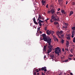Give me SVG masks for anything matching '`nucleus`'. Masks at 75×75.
Masks as SVG:
<instances>
[{"label":"nucleus","mask_w":75,"mask_h":75,"mask_svg":"<svg viewBox=\"0 0 75 75\" xmlns=\"http://www.w3.org/2000/svg\"><path fill=\"white\" fill-rule=\"evenodd\" d=\"M43 40L47 42V43H48V42L51 41V39L50 38H48L47 37L43 38Z\"/></svg>","instance_id":"nucleus-1"},{"label":"nucleus","mask_w":75,"mask_h":75,"mask_svg":"<svg viewBox=\"0 0 75 75\" xmlns=\"http://www.w3.org/2000/svg\"><path fill=\"white\" fill-rule=\"evenodd\" d=\"M63 34V31L62 30H61L60 32L58 31L56 33V34L57 35L59 38H61V37L60 36V35H61V34Z\"/></svg>","instance_id":"nucleus-2"},{"label":"nucleus","mask_w":75,"mask_h":75,"mask_svg":"<svg viewBox=\"0 0 75 75\" xmlns=\"http://www.w3.org/2000/svg\"><path fill=\"white\" fill-rule=\"evenodd\" d=\"M55 17L54 16V15H52L51 19L50 20V21L51 23H53L54 22V18H55Z\"/></svg>","instance_id":"nucleus-3"},{"label":"nucleus","mask_w":75,"mask_h":75,"mask_svg":"<svg viewBox=\"0 0 75 75\" xmlns=\"http://www.w3.org/2000/svg\"><path fill=\"white\" fill-rule=\"evenodd\" d=\"M47 53L48 54H49V53H50V52H52V48H49L48 50H47Z\"/></svg>","instance_id":"nucleus-4"},{"label":"nucleus","mask_w":75,"mask_h":75,"mask_svg":"<svg viewBox=\"0 0 75 75\" xmlns=\"http://www.w3.org/2000/svg\"><path fill=\"white\" fill-rule=\"evenodd\" d=\"M61 52V49H59V51H54V52H55V54H57L58 55H59V53H60Z\"/></svg>","instance_id":"nucleus-5"},{"label":"nucleus","mask_w":75,"mask_h":75,"mask_svg":"<svg viewBox=\"0 0 75 75\" xmlns=\"http://www.w3.org/2000/svg\"><path fill=\"white\" fill-rule=\"evenodd\" d=\"M41 3H42V6H45V3H46V1H44V0H42L41 1Z\"/></svg>","instance_id":"nucleus-6"},{"label":"nucleus","mask_w":75,"mask_h":75,"mask_svg":"<svg viewBox=\"0 0 75 75\" xmlns=\"http://www.w3.org/2000/svg\"><path fill=\"white\" fill-rule=\"evenodd\" d=\"M40 20H42V19H43V20H44V18L41 17V15L39 14L38 16V20H40Z\"/></svg>","instance_id":"nucleus-7"},{"label":"nucleus","mask_w":75,"mask_h":75,"mask_svg":"<svg viewBox=\"0 0 75 75\" xmlns=\"http://www.w3.org/2000/svg\"><path fill=\"white\" fill-rule=\"evenodd\" d=\"M53 39L54 41H57V42H58V39H57V38L56 36H53Z\"/></svg>","instance_id":"nucleus-8"},{"label":"nucleus","mask_w":75,"mask_h":75,"mask_svg":"<svg viewBox=\"0 0 75 75\" xmlns=\"http://www.w3.org/2000/svg\"><path fill=\"white\" fill-rule=\"evenodd\" d=\"M51 41H50L48 43V44H49V45L48 47H50V48H51L52 49V48L53 47V46H52V45H51Z\"/></svg>","instance_id":"nucleus-9"},{"label":"nucleus","mask_w":75,"mask_h":75,"mask_svg":"<svg viewBox=\"0 0 75 75\" xmlns=\"http://www.w3.org/2000/svg\"><path fill=\"white\" fill-rule=\"evenodd\" d=\"M69 42L68 41H66V45L67 48H68L69 47Z\"/></svg>","instance_id":"nucleus-10"},{"label":"nucleus","mask_w":75,"mask_h":75,"mask_svg":"<svg viewBox=\"0 0 75 75\" xmlns=\"http://www.w3.org/2000/svg\"><path fill=\"white\" fill-rule=\"evenodd\" d=\"M61 49H60L59 47H57L55 48V50L54 51H58L59 50Z\"/></svg>","instance_id":"nucleus-11"},{"label":"nucleus","mask_w":75,"mask_h":75,"mask_svg":"<svg viewBox=\"0 0 75 75\" xmlns=\"http://www.w3.org/2000/svg\"><path fill=\"white\" fill-rule=\"evenodd\" d=\"M46 47H47V45L44 46L43 51H46Z\"/></svg>","instance_id":"nucleus-12"},{"label":"nucleus","mask_w":75,"mask_h":75,"mask_svg":"<svg viewBox=\"0 0 75 75\" xmlns=\"http://www.w3.org/2000/svg\"><path fill=\"white\" fill-rule=\"evenodd\" d=\"M42 36L43 37V38H45V37H46V35H45V34H42Z\"/></svg>","instance_id":"nucleus-13"},{"label":"nucleus","mask_w":75,"mask_h":75,"mask_svg":"<svg viewBox=\"0 0 75 75\" xmlns=\"http://www.w3.org/2000/svg\"><path fill=\"white\" fill-rule=\"evenodd\" d=\"M46 33L47 35H50V31H49V30H48L47 31Z\"/></svg>","instance_id":"nucleus-14"},{"label":"nucleus","mask_w":75,"mask_h":75,"mask_svg":"<svg viewBox=\"0 0 75 75\" xmlns=\"http://www.w3.org/2000/svg\"><path fill=\"white\" fill-rule=\"evenodd\" d=\"M45 69H47V67H42L41 69V70L42 71H44Z\"/></svg>","instance_id":"nucleus-15"},{"label":"nucleus","mask_w":75,"mask_h":75,"mask_svg":"<svg viewBox=\"0 0 75 75\" xmlns=\"http://www.w3.org/2000/svg\"><path fill=\"white\" fill-rule=\"evenodd\" d=\"M74 13V12L72 11H71L70 12V14L69 15V16H71L72 15V14H73Z\"/></svg>","instance_id":"nucleus-16"},{"label":"nucleus","mask_w":75,"mask_h":75,"mask_svg":"<svg viewBox=\"0 0 75 75\" xmlns=\"http://www.w3.org/2000/svg\"><path fill=\"white\" fill-rule=\"evenodd\" d=\"M50 11L51 12L52 14H54V10L53 9L51 10Z\"/></svg>","instance_id":"nucleus-17"},{"label":"nucleus","mask_w":75,"mask_h":75,"mask_svg":"<svg viewBox=\"0 0 75 75\" xmlns=\"http://www.w3.org/2000/svg\"><path fill=\"white\" fill-rule=\"evenodd\" d=\"M63 1V0H58V3H59V4H60V5H61V2L60 1Z\"/></svg>","instance_id":"nucleus-18"},{"label":"nucleus","mask_w":75,"mask_h":75,"mask_svg":"<svg viewBox=\"0 0 75 75\" xmlns=\"http://www.w3.org/2000/svg\"><path fill=\"white\" fill-rule=\"evenodd\" d=\"M61 42L63 44H64V39H62Z\"/></svg>","instance_id":"nucleus-19"},{"label":"nucleus","mask_w":75,"mask_h":75,"mask_svg":"<svg viewBox=\"0 0 75 75\" xmlns=\"http://www.w3.org/2000/svg\"><path fill=\"white\" fill-rule=\"evenodd\" d=\"M47 28H48L47 27V26L45 27V31H47Z\"/></svg>","instance_id":"nucleus-20"},{"label":"nucleus","mask_w":75,"mask_h":75,"mask_svg":"<svg viewBox=\"0 0 75 75\" xmlns=\"http://www.w3.org/2000/svg\"><path fill=\"white\" fill-rule=\"evenodd\" d=\"M38 24H39L40 26H41V25H42V24H41V23L40 22H38Z\"/></svg>","instance_id":"nucleus-21"},{"label":"nucleus","mask_w":75,"mask_h":75,"mask_svg":"<svg viewBox=\"0 0 75 75\" xmlns=\"http://www.w3.org/2000/svg\"><path fill=\"white\" fill-rule=\"evenodd\" d=\"M54 24L55 25L56 24H58V22H56L55 21L54 23Z\"/></svg>","instance_id":"nucleus-22"},{"label":"nucleus","mask_w":75,"mask_h":75,"mask_svg":"<svg viewBox=\"0 0 75 75\" xmlns=\"http://www.w3.org/2000/svg\"><path fill=\"white\" fill-rule=\"evenodd\" d=\"M39 20V22L40 23H43V22H44V21H41L40 20Z\"/></svg>","instance_id":"nucleus-23"},{"label":"nucleus","mask_w":75,"mask_h":75,"mask_svg":"<svg viewBox=\"0 0 75 75\" xmlns=\"http://www.w3.org/2000/svg\"><path fill=\"white\" fill-rule=\"evenodd\" d=\"M64 12H65V11H64V10H62L61 11L62 13H63V14H64Z\"/></svg>","instance_id":"nucleus-24"},{"label":"nucleus","mask_w":75,"mask_h":75,"mask_svg":"<svg viewBox=\"0 0 75 75\" xmlns=\"http://www.w3.org/2000/svg\"><path fill=\"white\" fill-rule=\"evenodd\" d=\"M60 36H61L62 37H64V34H63L62 35H60Z\"/></svg>","instance_id":"nucleus-25"},{"label":"nucleus","mask_w":75,"mask_h":75,"mask_svg":"<svg viewBox=\"0 0 75 75\" xmlns=\"http://www.w3.org/2000/svg\"><path fill=\"white\" fill-rule=\"evenodd\" d=\"M72 29L73 30H75V26L74 27L72 28Z\"/></svg>","instance_id":"nucleus-26"},{"label":"nucleus","mask_w":75,"mask_h":75,"mask_svg":"<svg viewBox=\"0 0 75 75\" xmlns=\"http://www.w3.org/2000/svg\"><path fill=\"white\" fill-rule=\"evenodd\" d=\"M53 15L54 17H55V16H57V14H56L55 13H54V14L52 15V16H53Z\"/></svg>","instance_id":"nucleus-27"},{"label":"nucleus","mask_w":75,"mask_h":75,"mask_svg":"<svg viewBox=\"0 0 75 75\" xmlns=\"http://www.w3.org/2000/svg\"><path fill=\"white\" fill-rule=\"evenodd\" d=\"M73 41L74 42H75V38L74 37L73 38Z\"/></svg>","instance_id":"nucleus-28"},{"label":"nucleus","mask_w":75,"mask_h":75,"mask_svg":"<svg viewBox=\"0 0 75 75\" xmlns=\"http://www.w3.org/2000/svg\"><path fill=\"white\" fill-rule=\"evenodd\" d=\"M54 33V31H52V36H53L54 37V35H53V34Z\"/></svg>","instance_id":"nucleus-29"},{"label":"nucleus","mask_w":75,"mask_h":75,"mask_svg":"<svg viewBox=\"0 0 75 75\" xmlns=\"http://www.w3.org/2000/svg\"><path fill=\"white\" fill-rule=\"evenodd\" d=\"M34 23L35 24H36V25H37L38 24V23L36 22V21H35L34 22Z\"/></svg>","instance_id":"nucleus-30"},{"label":"nucleus","mask_w":75,"mask_h":75,"mask_svg":"<svg viewBox=\"0 0 75 75\" xmlns=\"http://www.w3.org/2000/svg\"><path fill=\"white\" fill-rule=\"evenodd\" d=\"M40 28H41V27H40L39 28H37V30H38L37 31H40Z\"/></svg>","instance_id":"nucleus-31"},{"label":"nucleus","mask_w":75,"mask_h":75,"mask_svg":"<svg viewBox=\"0 0 75 75\" xmlns=\"http://www.w3.org/2000/svg\"><path fill=\"white\" fill-rule=\"evenodd\" d=\"M68 61V59H67V60H65L64 61V62H67Z\"/></svg>","instance_id":"nucleus-32"},{"label":"nucleus","mask_w":75,"mask_h":75,"mask_svg":"<svg viewBox=\"0 0 75 75\" xmlns=\"http://www.w3.org/2000/svg\"><path fill=\"white\" fill-rule=\"evenodd\" d=\"M34 22H35V21H35V17H34L33 18V20Z\"/></svg>","instance_id":"nucleus-33"},{"label":"nucleus","mask_w":75,"mask_h":75,"mask_svg":"<svg viewBox=\"0 0 75 75\" xmlns=\"http://www.w3.org/2000/svg\"><path fill=\"white\" fill-rule=\"evenodd\" d=\"M65 51H68L69 49L68 48H66L65 49Z\"/></svg>","instance_id":"nucleus-34"},{"label":"nucleus","mask_w":75,"mask_h":75,"mask_svg":"<svg viewBox=\"0 0 75 75\" xmlns=\"http://www.w3.org/2000/svg\"><path fill=\"white\" fill-rule=\"evenodd\" d=\"M52 31L51 30H50L49 31V33H50V34H52Z\"/></svg>","instance_id":"nucleus-35"},{"label":"nucleus","mask_w":75,"mask_h":75,"mask_svg":"<svg viewBox=\"0 0 75 75\" xmlns=\"http://www.w3.org/2000/svg\"><path fill=\"white\" fill-rule=\"evenodd\" d=\"M46 7L47 8H48V4H47V5L46 6Z\"/></svg>","instance_id":"nucleus-36"},{"label":"nucleus","mask_w":75,"mask_h":75,"mask_svg":"<svg viewBox=\"0 0 75 75\" xmlns=\"http://www.w3.org/2000/svg\"><path fill=\"white\" fill-rule=\"evenodd\" d=\"M67 40H70V38L69 37H67Z\"/></svg>","instance_id":"nucleus-37"},{"label":"nucleus","mask_w":75,"mask_h":75,"mask_svg":"<svg viewBox=\"0 0 75 75\" xmlns=\"http://www.w3.org/2000/svg\"><path fill=\"white\" fill-rule=\"evenodd\" d=\"M50 13H51V11H47V13L48 14H50Z\"/></svg>","instance_id":"nucleus-38"},{"label":"nucleus","mask_w":75,"mask_h":75,"mask_svg":"<svg viewBox=\"0 0 75 75\" xmlns=\"http://www.w3.org/2000/svg\"><path fill=\"white\" fill-rule=\"evenodd\" d=\"M54 21H57V19L55 18L53 19Z\"/></svg>","instance_id":"nucleus-39"},{"label":"nucleus","mask_w":75,"mask_h":75,"mask_svg":"<svg viewBox=\"0 0 75 75\" xmlns=\"http://www.w3.org/2000/svg\"><path fill=\"white\" fill-rule=\"evenodd\" d=\"M59 18H57V19H56V20H57V21H59Z\"/></svg>","instance_id":"nucleus-40"},{"label":"nucleus","mask_w":75,"mask_h":75,"mask_svg":"<svg viewBox=\"0 0 75 75\" xmlns=\"http://www.w3.org/2000/svg\"><path fill=\"white\" fill-rule=\"evenodd\" d=\"M47 71V69H44V71L45 72H46V71Z\"/></svg>","instance_id":"nucleus-41"},{"label":"nucleus","mask_w":75,"mask_h":75,"mask_svg":"<svg viewBox=\"0 0 75 75\" xmlns=\"http://www.w3.org/2000/svg\"><path fill=\"white\" fill-rule=\"evenodd\" d=\"M64 28H68V27L67 26H66L65 27H64Z\"/></svg>","instance_id":"nucleus-42"},{"label":"nucleus","mask_w":75,"mask_h":75,"mask_svg":"<svg viewBox=\"0 0 75 75\" xmlns=\"http://www.w3.org/2000/svg\"><path fill=\"white\" fill-rule=\"evenodd\" d=\"M67 36L68 37H69V38L71 37V36H70V35L69 34Z\"/></svg>","instance_id":"nucleus-43"},{"label":"nucleus","mask_w":75,"mask_h":75,"mask_svg":"<svg viewBox=\"0 0 75 75\" xmlns=\"http://www.w3.org/2000/svg\"><path fill=\"white\" fill-rule=\"evenodd\" d=\"M51 58L52 59H54V56H52L51 57Z\"/></svg>","instance_id":"nucleus-44"},{"label":"nucleus","mask_w":75,"mask_h":75,"mask_svg":"<svg viewBox=\"0 0 75 75\" xmlns=\"http://www.w3.org/2000/svg\"><path fill=\"white\" fill-rule=\"evenodd\" d=\"M65 24L66 25H68V24L67 23H65Z\"/></svg>","instance_id":"nucleus-45"},{"label":"nucleus","mask_w":75,"mask_h":75,"mask_svg":"<svg viewBox=\"0 0 75 75\" xmlns=\"http://www.w3.org/2000/svg\"><path fill=\"white\" fill-rule=\"evenodd\" d=\"M62 51L63 52H64L65 51V50H64V49L63 48L62 49Z\"/></svg>","instance_id":"nucleus-46"},{"label":"nucleus","mask_w":75,"mask_h":75,"mask_svg":"<svg viewBox=\"0 0 75 75\" xmlns=\"http://www.w3.org/2000/svg\"><path fill=\"white\" fill-rule=\"evenodd\" d=\"M72 5H73V6H74V5H75V2L72 3Z\"/></svg>","instance_id":"nucleus-47"},{"label":"nucleus","mask_w":75,"mask_h":75,"mask_svg":"<svg viewBox=\"0 0 75 75\" xmlns=\"http://www.w3.org/2000/svg\"><path fill=\"white\" fill-rule=\"evenodd\" d=\"M49 20V19H47L46 20H45V21L47 22V20Z\"/></svg>","instance_id":"nucleus-48"},{"label":"nucleus","mask_w":75,"mask_h":75,"mask_svg":"<svg viewBox=\"0 0 75 75\" xmlns=\"http://www.w3.org/2000/svg\"><path fill=\"white\" fill-rule=\"evenodd\" d=\"M36 71L37 72H39V71H38V70H36Z\"/></svg>","instance_id":"nucleus-49"},{"label":"nucleus","mask_w":75,"mask_h":75,"mask_svg":"<svg viewBox=\"0 0 75 75\" xmlns=\"http://www.w3.org/2000/svg\"><path fill=\"white\" fill-rule=\"evenodd\" d=\"M59 10H61V9H60V8H59V9H58V10L57 11H59Z\"/></svg>","instance_id":"nucleus-50"},{"label":"nucleus","mask_w":75,"mask_h":75,"mask_svg":"<svg viewBox=\"0 0 75 75\" xmlns=\"http://www.w3.org/2000/svg\"><path fill=\"white\" fill-rule=\"evenodd\" d=\"M70 57H72V56H73V55H72V54H70Z\"/></svg>","instance_id":"nucleus-51"},{"label":"nucleus","mask_w":75,"mask_h":75,"mask_svg":"<svg viewBox=\"0 0 75 75\" xmlns=\"http://www.w3.org/2000/svg\"><path fill=\"white\" fill-rule=\"evenodd\" d=\"M70 74L71 75H73V74H72V73H71V72L70 73Z\"/></svg>","instance_id":"nucleus-52"},{"label":"nucleus","mask_w":75,"mask_h":75,"mask_svg":"<svg viewBox=\"0 0 75 75\" xmlns=\"http://www.w3.org/2000/svg\"><path fill=\"white\" fill-rule=\"evenodd\" d=\"M75 33V31L74 30H73L72 31V33Z\"/></svg>","instance_id":"nucleus-53"},{"label":"nucleus","mask_w":75,"mask_h":75,"mask_svg":"<svg viewBox=\"0 0 75 75\" xmlns=\"http://www.w3.org/2000/svg\"><path fill=\"white\" fill-rule=\"evenodd\" d=\"M42 75H45V74H43V72H42Z\"/></svg>","instance_id":"nucleus-54"},{"label":"nucleus","mask_w":75,"mask_h":75,"mask_svg":"<svg viewBox=\"0 0 75 75\" xmlns=\"http://www.w3.org/2000/svg\"><path fill=\"white\" fill-rule=\"evenodd\" d=\"M69 60H72V58H69Z\"/></svg>","instance_id":"nucleus-55"},{"label":"nucleus","mask_w":75,"mask_h":75,"mask_svg":"<svg viewBox=\"0 0 75 75\" xmlns=\"http://www.w3.org/2000/svg\"><path fill=\"white\" fill-rule=\"evenodd\" d=\"M34 74L35 75H36V72H34Z\"/></svg>","instance_id":"nucleus-56"},{"label":"nucleus","mask_w":75,"mask_h":75,"mask_svg":"<svg viewBox=\"0 0 75 75\" xmlns=\"http://www.w3.org/2000/svg\"><path fill=\"white\" fill-rule=\"evenodd\" d=\"M68 4V1H66V4Z\"/></svg>","instance_id":"nucleus-57"},{"label":"nucleus","mask_w":75,"mask_h":75,"mask_svg":"<svg viewBox=\"0 0 75 75\" xmlns=\"http://www.w3.org/2000/svg\"><path fill=\"white\" fill-rule=\"evenodd\" d=\"M74 35H72L71 36V38H74Z\"/></svg>","instance_id":"nucleus-58"},{"label":"nucleus","mask_w":75,"mask_h":75,"mask_svg":"<svg viewBox=\"0 0 75 75\" xmlns=\"http://www.w3.org/2000/svg\"><path fill=\"white\" fill-rule=\"evenodd\" d=\"M40 34H42V32L40 31Z\"/></svg>","instance_id":"nucleus-59"},{"label":"nucleus","mask_w":75,"mask_h":75,"mask_svg":"<svg viewBox=\"0 0 75 75\" xmlns=\"http://www.w3.org/2000/svg\"><path fill=\"white\" fill-rule=\"evenodd\" d=\"M59 12H57V14H59Z\"/></svg>","instance_id":"nucleus-60"},{"label":"nucleus","mask_w":75,"mask_h":75,"mask_svg":"<svg viewBox=\"0 0 75 75\" xmlns=\"http://www.w3.org/2000/svg\"><path fill=\"white\" fill-rule=\"evenodd\" d=\"M64 14H65L66 13V12H64Z\"/></svg>","instance_id":"nucleus-61"},{"label":"nucleus","mask_w":75,"mask_h":75,"mask_svg":"<svg viewBox=\"0 0 75 75\" xmlns=\"http://www.w3.org/2000/svg\"><path fill=\"white\" fill-rule=\"evenodd\" d=\"M72 35H74V33H72Z\"/></svg>","instance_id":"nucleus-62"},{"label":"nucleus","mask_w":75,"mask_h":75,"mask_svg":"<svg viewBox=\"0 0 75 75\" xmlns=\"http://www.w3.org/2000/svg\"><path fill=\"white\" fill-rule=\"evenodd\" d=\"M37 75H39V73H37Z\"/></svg>","instance_id":"nucleus-63"},{"label":"nucleus","mask_w":75,"mask_h":75,"mask_svg":"<svg viewBox=\"0 0 75 75\" xmlns=\"http://www.w3.org/2000/svg\"><path fill=\"white\" fill-rule=\"evenodd\" d=\"M61 73H60L59 74V75H61Z\"/></svg>","instance_id":"nucleus-64"}]
</instances>
